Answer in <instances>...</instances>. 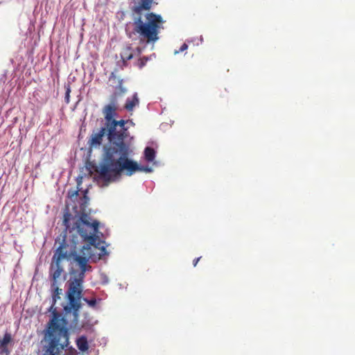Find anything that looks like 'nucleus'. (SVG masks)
Returning a JSON list of instances; mask_svg holds the SVG:
<instances>
[{"label": "nucleus", "instance_id": "11", "mask_svg": "<svg viewBox=\"0 0 355 355\" xmlns=\"http://www.w3.org/2000/svg\"><path fill=\"white\" fill-rule=\"evenodd\" d=\"M76 345L78 349L81 352H85L89 348L87 340L85 336H81L78 338L76 340Z\"/></svg>", "mask_w": 355, "mask_h": 355}, {"label": "nucleus", "instance_id": "18", "mask_svg": "<svg viewBox=\"0 0 355 355\" xmlns=\"http://www.w3.org/2000/svg\"><path fill=\"white\" fill-rule=\"evenodd\" d=\"M201 259V257H198L196 259H195L193 261V266L196 267L197 266V263H198V261H200V259Z\"/></svg>", "mask_w": 355, "mask_h": 355}, {"label": "nucleus", "instance_id": "7", "mask_svg": "<svg viewBox=\"0 0 355 355\" xmlns=\"http://www.w3.org/2000/svg\"><path fill=\"white\" fill-rule=\"evenodd\" d=\"M105 135L108 137V128L105 126L101 128V129L96 133H92L88 144L90 147H99L103 142Z\"/></svg>", "mask_w": 355, "mask_h": 355}, {"label": "nucleus", "instance_id": "17", "mask_svg": "<svg viewBox=\"0 0 355 355\" xmlns=\"http://www.w3.org/2000/svg\"><path fill=\"white\" fill-rule=\"evenodd\" d=\"M188 49V45L185 43H184L181 47L180 48V50L178 51H175V53H178L180 52H183L184 51L187 50Z\"/></svg>", "mask_w": 355, "mask_h": 355}, {"label": "nucleus", "instance_id": "12", "mask_svg": "<svg viewBox=\"0 0 355 355\" xmlns=\"http://www.w3.org/2000/svg\"><path fill=\"white\" fill-rule=\"evenodd\" d=\"M145 159L148 162H153L155 157V151L150 147H146L144 150Z\"/></svg>", "mask_w": 355, "mask_h": 355}, {"label": "nucleus", "instance_id": "9", "mask_svg": "<svg viewBox=\"0 0 355 355\" xmlns=\"http://www.w3.org/2000/svg\"><path fill=\"white\" fill-rule=\"evenodd\" d=\"M62 349H60L57 347V344L55 340H52L51 343H49L43 355H60Z\"/></svg>", "mask_w": 355, "mask_h": 355}, {"label": "nucleus", "instance_id": "2", "mask_svg": "<svg viewBox=\"0 0 355 355\" xmlns=\"http://www.w3.org/2000/svg\"><path fill=\"white\" fill-rule=\"evenodd\" d=\"M116 110L114 102L106 105L103 109L105 126L108 128L110 145L104 147L102 161L99 166H96L95 171L98 179L107 182L123 171H126L128 175H132L138 171H150V169L140 167L136 162L128 158L132 150L130 144L125 141L129 136V132L125 127L127 121L114 119Z\"/></svg>", "mask_w": 355, "mask_h": 355}, {"label": "nucleus", "instance_id": "3", "mask_svg": "<svg viewBox=\"0 0 355 355\" xmlns=\"http://www.w3.org/2000/svg\"><path fill=\"white\" fill-rule=\"evenodd\" d=\"M153 0H139L132 7V12L136 15L134 18V31L139 35L141 42L154 44L159 40L161 28H163L164 21L161 15L149 11Z\"/></svg>", "mask_w": 355, "mask_h": 355}, {"label": "nucleus", "instance_id": "5", "mask_svg": "<svg viewBox=\"0 0 355 355\" xmlns=\"http://www.w3.org/2000/svg\"><path fill=\"white\" fill-rule=\"evenodd\" d=\"M68 248V244L63 241L54 252L49 268V277L52 283L58 284L64 272L61 263L62 261L71 259V254L69 252Z\"/></svg>", "mask_w": 355, "mask_h": 355}, {"label": "nucleus", "instance_id": "10", "mask_svg": "<svg viewBox=\"0 0 355 355\" xmlns=\"http://www.w3.org/2000/svg\"><path fill=\"white\" fill-rule=\"evenodd\" d=\"M139 103V101L137 96V94H135L132 98H128L126 100L125 104L124 105V108L128 111H132L134 107L136 105H138Z\"/></svg>", "mask_w": 355, "mask_h": 355}, {"label": "nucleus", "instance_id": "4", "mask_svg": "<svg viewBox=\"0 0 355 355\" xmlns=\"http://www.w3.org/2000/svg\"><path fill=\"white\" fill-rule=\"evenodd\" d=\"M52 293V304L49 308V311L52 312L53 317L49 322V326L47 330V336L49 343L55 340L57 344V347L60 349H64L69 343V334L66 325L67 321L61 314L58 312L55 304L58 300L60 299L62 294V289L59 288L58 284L51 283Z\"/></svg>", "mask_w": 355, "mask_h": 355}, {"label": "nucleus", "instance_id": "1", "mask_svg": "<svg viewBox=\"0 0 355 355\" xmlns=\"http://www.w3.org/2000/svg\"><path fill=\"white\" fill-rule=\"evenodd\" d=\"M80 211L82 213L80 217L76 218L73 216L71 214L66 212L63 218V225L66 230L69 232L76 230L83 241L88 243L83 247L81 250L83 256L76 254L75 252L69 251L71 254V259H73L80 270H77L72 268L70 270L71 277L69 282L67 291L69 306H64V311L67 314L71 313L72 310L73 320L76 322L78 318L79 309L81 308L80 300L82 297L83 284L85 272L92 269L87 262L94 255L92 247L100 250L98 253L99 258L107 254L104 245L105 242L96 236L99 222L96 220H92L91 218L85 213L89 201V198L86 196V193L80 198Z\"/></svg>", "mask_w": 355, "mask_h": 355}, {"label": "nucleus", "instance_id": "13", "mask_svg": "<svg viewBox=\"0 0 355 355\" xmlns=\"http://www.w3.org/2000/svg\"><path fill=\"white\" fill-rule=\"evenodd\" d=\"M149 58L146 56H144L141 58H139L137 61L135 62V65L139 68L142 69L146 64V62L148 61Z\"/></svg>", "mask_w": 355, "mask_h": 355}, {"label": "nucleus", "instance_id": "15", "mask_svg": "<svg viewBox=\"0 0 355 355\" xmlns=\"http://www.w3.org/2000/svg\"><path fill=\"white\" fill-rule=\"evenodd\" d=\"M83 301H85L89 306L95 307L96 304V300L95 298L88 300L87 298H83Z\"/></svg>", "mask_w": 355, "mask_h": 355}, {"label": "nucleus", "instance_id": "19", "mask_svg": "<svg viewBox=\"0 0 355 355\" xmlns=\"http://www.w3.org/2000/svg\"><path fill=\"white\" fill-rule=\"evenodd\" d=\"M81 182H82V177H80V178H78L77 180L78 187L80 185Z\"/></svg>", "mask_w": 355, "mask_h": 355}, {"label": "nucleus", "instance_id": "16", "mask_svg": "<svg viewBox=\"0 0 355 355\" xmlns=\"http://www.w3.org/2000/svg\"><path fill=\"white\" fill-rule=\"evenodd\" d=\"M70 92H71V89H70L69 85H68L66 89V93H65V100H66L67 103L69 102Z\"/></svg>", "mask_w": 355, "mask_h": 355}, {"label": "nucleus", "instance_id": "8", "mask_svg": "<svg viewBox=\"0 0 355 355\" xmlns=\"http://www.w3.org/2000/svg\"><path fill=\"white\" fill-rule=\"evenodd\" d=\"M12 341L10 334L6 333L2 339L0 340V355H8L10 350L8 348V344Z\"/></svg>", "mask_w": 355, "mask_h": 355}, {"label": "nucleus", "instance_id": "6", "mask_svg": "<svg viewBox=\"0 0 355 355\" xmlns=\"http://www.w3.org/2000/svg\"><path fill=\"white\" fill-rule=\"evenodd\" d=\"M142 52V48L137 46L135 49H133L130 44H125L121 49L120 55L123 62V65H127V62L134 56H139Z\"/></svg>", "mask_w": 355, "mask_h": 355}, {"label": "nucleus", "instance_id": "14", "mask_svg": "<svg viewBox=\"0 0 355 355\" xmlns=\"http://www.w3.org/2000/svg\"><path fill=\"white\" fill-rule=\"evenodd\" d=\"M79 190H71L68 192V197L71 200H73L74 199H76L78 196Z\"/></svg>", "mask_w": 355, "mask_h": 355}]
</instances>
